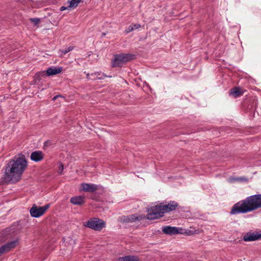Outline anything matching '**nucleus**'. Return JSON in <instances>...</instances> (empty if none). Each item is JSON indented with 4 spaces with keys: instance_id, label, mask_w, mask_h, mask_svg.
<instances>
[{
    "instance_id": "nucleus-1",
    "label": "nucleus",
    "mask_w": 261,
    "mask_h": 261,
    "mask_svg": "<svg viewBox=\"0 0 261 261\" xmlns=\"http://www.w3.org/2000/svg\"><path fill=\"white\" fill-rule=\"evenodd\" d=\"M27 165V162L23 155L14 158L9 162L6 168L5 180L11 182L20 180Z\"/></svg>"
},
{
    "instance_id": "nucleus-2",
    "label": "nucleus",
    "mask_w": 261,
    "mask_h": 261,
    "mask_svg": "<svg viewBox=\"0 0 261 261\" xmlns=\"http://www.w3.org/2000/svg\"><path fill=\"white\" fill-rule=\"evenodd\" d=\"M261 207V194L247 197L233 205L230 213L232 215L245 214Z\"/></svg>"
},
{
    "instance_id": "nucleus-3",
    "label": "nucleus",
    "mask_w": 261,
    "mask_h": 261,
    "mask_svg": "<svg viewBox=\"0 0 261 261\" xmlns=\"http://www.w3.org/2000/svg\"><path fill=\"white\" fill-rule=\"evenodd\" d=\"M146 218L154 220L163 216V213L160 203H154L149 206L147 210Z\"/></svg>"
},
{
    "instance_id": "nucleus-4",
    "label": "nucleus",
    "mask_w": 261,
    "mask_h": 261,
    "mask_svg": "<svg viewBox=\"0 0 261 261\" xmlns=\"http://www.w3.org/2000/svg\"><path fill=\"white\" fill-rule=\"evenodd\" d=\"M163 231L164 233L172 235L175 234H186L188 236L198 233L197 230H191L190 229H184L176 227L166 226L163 228Z\"/></svg>"
},
{
    "instance_id": "nucleus-5",
    "label": "nucleus",
    "mask_w": 261,
    "mask_h": 261,
    "mask_svg": "<svg viewBox=\"0 0 261 261\" xmlns=\"http://www.w3.org/2000/svg\"><path fill=\"white\" fill-rule=\"evenodd\" d=\"M83 225L94 230L100 231L106 227V222L99 218H94L84 222Z\"/></svg>"
},
{
    "instance_id": "nucleus-6",
    "label": "nucleus",
    "mask_w": 261,
    "mask_h": 261,
    "mask_svg": "<svg viewBox=\"0 0 261 261\" xmlns=\"http://www.w3.org/2000/svg\"><path fill=\"white\" fill-rule=\"evenodd\" d=\"M134 57V55L130 54L117 55L113 61L112 65L113 67L120 66L122 64L133 60Z\"/></svg>"
},
{
    "instance_id": "nucleus-7",
    "label": "nucleus",
    "mask_w": 261,
    "mask_h": 261,
    "mask_svg": "<svg viewBox=\"0 0 261 261\" xmlns=\"http://www.w3.org/2000/svg\"><path fill=\"white\" fill-rule=\"evenodd\" d=\"M49 206V204H46L42 206H37L34 204L30 211L31 216L34 218L40 217L47 211Z\"/></svg>"
},
{
    "instance_id": "nucleus-8",
    "label": "nucleus",
    "mask_w": 261,
    "mask_h": 261,
    "mask_svg": "<svg viewBox=\"0 0 261 261\" xmlns=\"http://www.w3.org/2000/svg\"><path fill=\"white\" fill-rule=\"evenodd\" d=\"M261 240V232L259 231H249L243 237V240L245 242H251Z\"/></svg>"
},
{
    "instance_id": "nucleus-9",
    "label": "nucleus",
    "mask_w": 261,
    "mask_h": 261,
    "mask_svg": "<svg viewBox=\"0 0 261 261\" xmlns=\"http://www.w3.org/2000/svg\"><path fill=\"white\" fill-rule=\"evenodd\" d=\"M144 218V215H132L122 217L121 218V221L123 222H133L137 221H140Z\"/></svg>"
},
{
    "instance_id": "nucleus-10",
    "label": "nucleus",
    "mask_w": 261,
    "mask_h": 261,
    "mask_svg": "<svg viewBox=\"0 0 261 261\" xmlns=\"http://www.w3.org/2000/svg\"><path fill=\"white\" fill-rule=\"evenodd\" d=\"M163 215L166 213L175 210L177 207V203L175 201H171L168 204L160 203Z\"/></svg>"
},
{
    "instance_id": "nucleus-11",
    "label": "nucleus",
    "mask_w": 261,
    "mask_h": 261,
    "mask_svg": "<svg viewBox=\"0 0 261 261\" xmlns=\"http://www.w3.org/2000/svg\"><path fill=\"white\" fill-rule=\"evenodd\" d=\"M18 240L15 239V240L3 245L1 248H0V255L15 247L18 244Z\"/></svg>"
},
{
    "instance_id": "nucleus-12",
    "label": "nucleus",
    "mask_w": 261,
    "mask_h": 261,
    "mask_svg": "<svg viewBox=\"0 0 261 261\" xmlns=\"http://www.w3.org/2000/svg\"><path fill=\"white\" fill-rule=\"evenodd\" d=\"M97 190V186L94 184H82L80 191L87 192H93Z\"/></svg>"
},
{
    "instance_id": "nucleus-13",
    "label": "nucleus",
    "mask_w": 261,
    "mask_h": 261,
    "mask_svg": "<svg viewBox=\"0 0 261 261\" xmlns=\"http://www.w3.org/2000/svg\"><path fill=\"white\" fill-rule=\"evenodd\" d=\"M62 71L61 67L52 66L47 68L46 71V74L48 76H52L60 73Z\"/></svg>"
},
{
    "instance_id": "nucleus-14",
    "label": "nucleus",
    "mask_w": 261,
    "mask_h": 261,
    "mask_svg": "<svg viewBox=\"0 0 261 261\" xmlns=\"http://www.w3.org/2000/svg\"><path fill=\"white\" fill-rule=\"evenodd\" d=\"M44 155L40 151H35L33 152L30 156L31 159L35 162H39L43 160Z\"/></svg>"
},
{
    "instance_id": "nucleus-15",
    "label": "nucleus",
    "mask_w": 261,
    "mask_h": 261,
    "mask_svg": "<svg viewBox=\"0 0 261 261\" xmlns=\"http://www.w3.org/2000/svg\"><path fill=\"white\" fill-rule=\"evenodd\" d=\"M70 202L74 205H82L85 202V197L79 196L72 197Z\"/></svg>"
},
{
    "instance_id": "nucleus-16",
    "label": "nucleus",
    "mask_w": 261,
    "mask_h": 261,
    "mask_svg": "<svg viewBox=\"0 0 261 261\" xmlns=\"http://www.w3.org/2000/svg\"><path fill=\"white\" fill-rule=\"evenodd\" d=\"M243 94V91L240 88L236 87L230 91V94L234 97L240 96Z\"/></svg>"
},
{
    "instance_id": "nucleus-17",
    "label": "nucleus",
    "mask_w": 261,
    "mask_h": 261,
    "mask_svg": "<svg viewBox=\"0 0 261 261\" xmlns=\"http://www.w3.org/2000/svg\"><path fill=\"white\" fill-rule=\"evenodd\" d=\"M137 256L134 255H128L124 257H119L118 261H139Z\"/></svg>"
},
{
    "instance_id": "nucleus-18",
    "label": "nucleus",
    "mask_w": 261,
    "mask_h": 261,
    "mask_svg": "<svg viewBox=\"0 0 261 261\" xmlns=\"http://www.w3.org/2000/svg\"><path fill=\"white\" fill-rule=\"evenodd\" d=\"M228 182L230 183H233L235 182L240 181V182H243V181H247V179L246 178L244 177H229L227 179Z\"/></svg>"
},
{
    "instance_id": "nucleus-19",
    "label": "nucleus",
    "mask_w": 261,
    "mask_h": 261,
    "mask_svg": "<svg viewBox=\"0 0 261 261\" xmlns=\"http://www.w3.org/2000/svg\"><path fill=\"white\" fill-rule=\"evenodd\" d=\"M100 75H101V74L99 73H92L90 75L89 73L86 74L87 77L91 80H96L97 79H100L102 78V76Z\"/></svg>"
},
{
    "instance_id": "nucleus-20",
    "label": "nucleus",
    "mask_w": 261,
    "mask_h": 261,
    "mask_svg": "<svg viewBox=\"0 0 261 261\" xmlns=\"http://www.w3.org/2000/svg\"><path fill=\"white\" fill-rule=\"evenodd\" d=\"M81 0H68L67 3L69 4V8L71 9L75 8Z\"/></svg>"
},
{
    "instance_id": "nucleus-21",
    "label": "nucleus",
    "mask_w": 261,
    "mask_h": 261,
    "mask_svg": "<svg viewBox=\"0 0 261 261\" xmlns=\"http://www.w3.org/2000/svg\"><path fill=\"white\" fill-rule=\"evenodd\" d=\"M30 21L32 22L35 25H37L40 22V19L38 18H31Z\"/></svg>"
},
{
    "instance_id": "nucleus-22",
    "label": "nucleus",
    "mask_w": 261,
    "mask_h": 261,
    "mask_svg": "<svg viewBox=\"0 0 261 261\" xmlns=\"http://www.w3.org/2000/svg\"><path fill=\"white\" fill-rule=\"evenodd\" d=\"M73 46H70L68 47L67 48L62 50L61 51L63 54H66L70 51H71L73 49Z\"/></svg>"
},
{
    "instance_id": "nucleus-23",
    "label": "nucleus",
    "mask_w": 261,
    "mask_h": 261,
    "mask_svg": "<svg viewBox=\"0 0 261 261\" xmlns=\"http://www.w3.org/2000/svg\"><path fill=\"white\" fill-rule=\"evenodd\" d=\"M63 169H64L63 165L62 163H60L59 164V169H58V172L59 174H62Z\"/></svg>"
},
{
    "instance_id": "nucleus-24",
    "label": "nucleus",
    "mask_w": 261,
    "mask_h": 261,
    "mask_svg": "<svg viewBox=\"0 0 261 261\" xmlns=\"http://www.w3.org/2000/svg\"><path fill=\"white\" fill-rule=\"evenodd\" d=\"M134 31V29L132 27V25H130L129 26H128L126 29H125V33H128L132 31Z\"/></svg>"
},
{
    "instance_id": "nucleus-25",
    "label": "nucleus",
    "mask_w": 261,
    "mask_h": 261,
    "mask_svg": "<svg viewBox=\"0 0 261 261\" xmlns=\"http://www.w3.org/2000/svg\"><path fill=\"white\" fill-rule=\"evenodd\" d=\"M132 27L134 29V30H137L140 28H141V25L139 24H132Z\"/></svg>"
},
{
    "instance_id": "nucleus-26",
    "label": "nucleus",
    "mask_w": 261,
    "mask_h": 261,
    "mask_svg": "<svg viewBox=\"0 0 261 261\" xmlns=\"http://www.w3.org/2000/svg\"><path fill=\"white\" fill-rule=\"evenodd\" d=\"M66 9H68V10H70V8H69V6L68 7H64V6H62L60 8V10L63 11L64 10H65Z\"/></svg>"
},
{
    "instance_id": "nucleus-27",
    "label": "nucleus",
    "mask_w": 261,
    "mask_h": 261,
    "mask_svg": "<svg viewBox=\"0 0 261 261\" xmlns=\"http://www.w3.org/2000/svg\"><path fill=\"white\" fill-rule=\"evenodd\" d=\"M9 231H10L9 229H7V230L6 231V232H5V233H6V234L7 236H9V235H10V234H11V232H10Z\"/></svg>"
},
{
    "instance_id": "nucleus-28",
    "label": "nucleus",
    "mask_w": 261,
    "mask_h": 261,
    "mask_svg": "<svg viewBox=\"0 0 261 261\" xmlns=\"http://www.w3.org/2000/svg\"><path fill=\"white\" fill-rule=\"evenodd\" d=\"M58 96H55L54 98H53V100H55L57 98Z\"/></svg>"
}]
</instances>
